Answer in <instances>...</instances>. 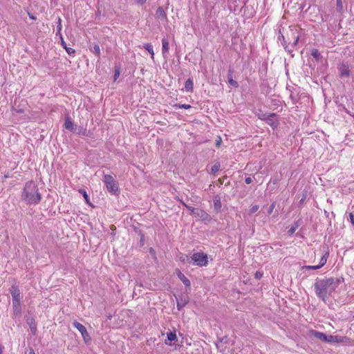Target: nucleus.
I'll return each mask as SVG.
<instances>
[{
  "label": "nucleus",
  "mask_w": 354,
  "mask_h": 354,
  "mask_svg": "<svg viewBox=\"0 0 354 354\" xmlns=\"http://www.w3.org/2000/svg\"><path fill=\"white\" fill-rule=\"evenodd\" d=\"M143 47L151 54V58L154 57V52L153 49V46L151 44H145Z\"/></svg>",
  "instance_id": "412c9836"
},
{
  "label": "nucleus",
  "mask_w": 354,
  "mask_h": 354,
  "mask_svg": "<svg viewBox=\"0 0 354 354\" xmlns=\"http://www.w3.org/2000/svg\"><path fill=\"white\" fill-rule=\"evenodd\" d=\"M15 311L20 312V306L19 307H14Z\"/></svg>",
  "instance_id": "09e8293b"
},
{
  "label": "nucleus",
  "mask_w": 354,
  "mask_h": 354,
  "mask_svg": "<svg viewBox=\"0 0 354 354\" xmlns=\"http://www.w3.org/2000/svg\"><path fill=\"white\" fill-rule=\"evenodd\" d=\"M10 294L12 297L13 307H19L20 306V290L17 286H12L10 290Z\"/></svg>",
  "instance_id": "423d86ee"
},
{
  "label": "nucleus",
  "mask_w": 354,
  "mask_h": 354,
  "mask_svg": "<svg viewBox=\"0 0 354 354\" xmlns=\"http://www.w3.org/2000/svg\"><path fill=\"white\" fill-rule=\"evenodd\" d=\"M349 220L351 224L354 226V215L352 212L349 213Z\"/></svg>",
  "instance_id": "58836bf2"
},
{
  "label": "nucleus",
  "mask_w": 354,
  "mask_h": 354,
  "mask_svg": "<svg viewBox=\"0 0 354 354\" xmlns=\"http://www.w3.org/2000/svg\"><path fill=\"white\" fill-rule=\"evenodd\" d=\"M261 277H262V273H261L260 272H257L255 273L256 279H260Z\"/></svg>",
  "instance_id": "37998d69"
},
{
  "label": "nucleus",
  "mask_w": 354,
  "mask_h": 354,
  "mask_svg": "<svg viewBox=\"0 0 354 354\" xmlns=\"http://www.w3.org/2000/svg\"><path fill=\"white\" fill-rule=\"evenodd\" d=\"M192 213L196 215L199 219L205 221H210L212 218L205 210L196 208L192 209Z\"/></svg>",
  "instance_id": "1a4fd4ad"
},
{
  "label": "nucleus",
  "mask_w": 354,
  "mask_h": 354,
  "mask_svg": "<svg viewBox=\"0 0 354 354\" xmlns=\"http://www.w3.org/2000/svg\"><path fill=\"white\" fill-rule=\"evenodd\" d=\"M323 252H324V254L322 256L320 261H319V263L318 265V266H319V268H321L322 266H324L326 263L327 259H328V257L329 254L328 251L326 250H324Z\"/></svg>",
  "instance_id": "4468645a"
},
{
  "label": "nucleus",
  "mask_w": 354,
  "mask_h": 354,
  "mask_svg": "<svg viewBox=\"0 0 354 354\" xmlns=\"http://www.w3.org/2000/svg\"><path fill=\"white\" fill-rule=\"evenodd\" d=\"M65 128L68 130L73 131V123L70 119V118H66L64 123Z\"/></svg>",
  "instance_id": "6ab92c4d"
},
{
  "label": "nucleus",
  "mask_w": 354,
  "mask_h": 354,
  "mask_svg": "<svg viewBox=\"0 0 354 354\" xmlns=\"http://www.w3.org/2000/svg\"><path fill=\"white\" fill-rule=\"evenodd\" d=\"M221 143H222L221 138L220 136H217V138L216 139V142H215L216 147L218 148L220 147Z\"/></svg>",
  "instance_id": "c9c22d12"
},
{
  "label": "nucleus",
  "mask_w": 354,
  "mask_h": 354,
  "mask_svg": "<svg viewBox=\"0 0 354 354\" xmlns=\"http://www.w3.org/2000/svg\"><path fill=\"white\" fill-rule=\"evenodd\" d=\"M259 205H253L251 207V209H250V214L255 213L259 209Z\"/></svg>",
  "instance_id": "e433bc0d"
},
{
  "label": "nucleus",
  "mask_w": 354,
  "mask_h": 354,
  "mask_svg": "<svg viewBox=\"0 0 354 354\" xmlns=\"http://www.w3.org/2000/svg\"><path fill=\"white\" fill-rule=\"evenodd\" d=\"M41 199V195L37 184L32 180L27 182L21 194V200L27 205H37Z\"/></svg>",
  "instance_id": "f03ea898"
},
{
  "label": "nucleus",
  "mask_w": 354,
  "mask_h": 354,
  "mask_svg": "<svg viewBox=\"0 0 354 354\" xmlns=\"http://www.w3.org/2000/svg\"><path fill=\"white\" fill-rule=\"evenodd\" d=\"M342 282L339 278L317 279L314 284L315 294L324 302H326L331 294Z\"/></svg>",
  "instance_id": "f257e3e1"
},
{
  "label": "nucleus",
  "mask_w": 354,
  "mask_h": 354,
  "mask_svg": "<svg viewBox=\"0 0 354 354\" xmlns=\"http://www.w3.org/2000/svg\"><path fill=\"white\" fill-rule=\"evenodd\" d=\"M275 207V203H273L270 205V207H269V209H268V214H270L272 211H273V209Z\"/></svg>",
  "instance_id": "ea45409f"
},
{
  "label": "nucleus",
  "mask_w": 354,
  "mask_h": 354,
  "mask_svg": "<svg viewBox=\"0 0 354 354\" xmlns=\"http://www.w3.org/2000/svg\"><path fill=\"white\" fill-rule=\"evenodd\" d=\"M73 325L75 328H76L80 331V333H81V335L82 336V338L84 339V340L86 342L91 340V337L88 335V333L87 332V330L84 325H82V324H80V322H78L77 321H74L73 322Z\"/></svg>",
  "instance_id": "0eeeda50"
},
{
  "label": "nucleus",
  "mask_w": 354,
  "mask_h": 354,
  "mask_svg": "<svg viewBox=\"0 0 354 354\" xmlns=\"http://www.w3.org/2000/svg\"><path fill=\"white\" fill-rule=\"evenodd\" d=\"M28 354H35V351L33 349H31L30 351H29V353Z\"/></svg>",
  "instance_id": "8fccbe9b"
},
{
  "label": "nucleus",
  "mask_w": 354,
  "mask_h": 354,
  "mask_svg": "<svg viewBox=\"0 0 354 354\" xmlns=\"http://www.w3.org/2000/svg\"><path fill=\"white\" fill-rule=\"evenodd\" d=\"M147 0H136V1L138 3L143 4L146 2Z\"/></svg>",
  "instance_id": "c03bdc74"
},
{
  "label": "nucleus",
  "mask_w": 354,
  "mask_h": 354,
  "mask_svg": "<svg viewBox=\"0 0 354 354\" xmlns=\"http://www.w3.org/2000/svg\"><path fill=\"white\" fill-rule=\"evenodd\" d=\"M167 339L169 341V342H173L176 339V333L175 332H169V333H167Z\"/></svg>",
  "instance_id": "bb28decb"
},
{
  "label": "nucleus",
  "mask_w": 354,
  "mask_h": 354,
  "mask_svg": "<svg viewBox=\"0 0 354 354\" xmlns=\"http://www.w3.org/2000/svg\"><path fill=\"white\" fill-rule=\"evenodd\" d=\"M220 167H221V165L219 162H216L215 163L212 167V169H211V171L212 174H216L217 173L219 169H220Z\"/></svg>",
  "instance_id": "cd10ccee"
},
{
  "label": "nucleus",
  "mask_w": 354,
  "mask_h": 354,
  "mask_svg": "<svg viewBox=\"0 0 354 354\" xmlns=\"http://www.w3.org/2000/svg\"><path fill=\"white\" fill-rule=\"evenodd\" d=\"M221 207H222V205H221V201L220 196H214V209L217 212H218L219 211H221Z\"/></svg>",
  "instance_id": "2eb2a0df"
},
{
  "label": "nucleus",
  "mask_w": 354,
  "mask_h": 354,
  "mask_svg": "<svg viewBox=\"0 0 354 354\" xmlns=\"http://www.w3.org/2000/svg\"><path fill=\"white\" fill-rule=\"evenodd\" d=\"M79 192H80V194H82L83 195V196L85 198L86 201L87 203H88V196L86 194V192L84 189H80Z\"/></svg>",
  "instance_id": "72a5a7b5"
},
{
  "label": "nucleus",
  "mask_w": 354,
  "mask_h": 354,
  "mask_svg": "<svg viewBox=\"0 0 354 354\" xmlns=\"http://www.w3.org/2000/svg\"><path fill=\"white\" fill-rule=\"evenodd\" d=\"M228 82L230 85L234 86V87H238L239 84H238V82L236 81H234L233 79H232V73H229L228 74Z\"/></svg>",
  "instance_id": "a878e982"
},
{
  "label": "nucleus",
  "mask_w": 354,
  "mask_h": 354,
  "mask_svg": "<svg viewBox=\"0 0 354 354\" xmlns=\"http://www.w3.org/2000/svg\"><path fill=\"white\" fill-rule=\"evenodd\" d=\"M162 54L163 56L165 57V54H167L169 51V41L166 38H163L162 39Z\"/></svg>",
  "instance_id": "dca6fc26"
},
{
  "label": "nucleus",
  "mask_w": 354,
  "mask_h": 354,
  "mask_svg": "<svg viewBox=\"0 0 354 354\" xmlns=\"http://www.w3.org/2000/svg\"><path fill=\"white\" fill-rule=\"evenodd\" d=\"M337 1V8L336 10L338 12H342L343 10V3L342 0H336Z\"/></svg>",
  "instance_id": "c85d7f7f"
},
{
  "label": "nucleus",
  "mask_w": 354,
  "mask_h": 354,
  "mask_svg": "<svg viewBox=\"0 0 354 354\" xmlns=\"http://www.w3.org/2000/svg\"><path fill=\"white\" fill-rule=\"evenodd\" d=\"M267 115H268L267 113H263L261 115H259V118H266Z\"/></svg>",
  "instance_id": "49530a36"
},
{
  "label": "nucleus",
  "mask_w": 354,
  "mask_h": 354,
  "mask_svg": "<svg viewBox=\"0 0 354 354\" xmlns=\"http://www.w3.org/2000/svg\"><path fill=\"white\" fill-rule=\"evenodd\" d=\"M311 55L317 62L321 61L322 56L321 53L319 52V50L316 48H313L311 50Z\"/></svg>",
  "instance_id": "f3484780"
},
{
  "label": "nucleus",
  "mask_w": 354,
  "mask_h": 354,
  "mask_svg": "<svg viewBox=\"0 0 354 354\" xmlns=\"http://www.w3.org/2000/svg\"><path fill=\"white\" fill-rule=\"evenodd\" d=\"M245 182L246 184H250L252 182V179L251 177H247L245 179Z\"/></svg>",
  "instance_id": "79ce46f5"
},
{
  "label": "nucleus",
  "mask_w": 354,
  "mask_h": 354,
  "mask_svg": "<svg viewBox=\"0 0 354 354\" xmlns=\"http://www.w3.org/2000/svg\"><path fill=\"white\" fill-rule=\"evenodd\" d=\"M180 108L185 109H189L191 108V106L189 104H182L180 106Z\"/></svg>",
  "instance_id": "a19ab883"
},
{
  "label": "nucleus",
  "mask_w": 354,
  "mask_h": 354,
  "mask_svg": "<svg viewBox=\"0 0 354 354\" xmlns=\"http://www.w3.org/2000/svg\"><path fill=\"white\" fill-rule=\"evenodd\" d=\"M60 40H61V45L64 47V48L66 50V51L67 52V53L68 55H71L75 54V50L72 48L68 47V45H66V43L64 40V38L62 36H61Z\"/></svg>",
  "instance_id": "ddd939ff"
},
{
  "label": "nucleus",
  "mask_w": 354,
  "mask_h": 354,
  "mask_svg": "<svg viewBox=\"0 0 354 354\" xmlns=\"http://www.w3.org/2000/svg\"><path fill=\"white\" fill-rule=\"evenodd\" d=\"M277 118L276 113H270L268 114L266 118H260V119L265 120L268 125L274 129L279 125V121Z\"/></svg>",
  "instance_id": "6e6552de"
},
{
  "label": "nucleus",
  "mask_w": 354,
  "mask_h": 354,
  "mask_svg": "<svg viewBox=\"0 0 354 354\" xmlns=\"http://www.w3.org/2000/svg\"><path fill=\"white\" fill-rule=\"evenodd\" d=\"M185 87L186 91H192L193 90V82L191 79H188L185 82Z\"/></svg>",
  "instance_id": "393cba45"
},
{
  "label": "nucleus",
  "mask_w": 354,
  "mask_h": 354,
  "mask_svg": "<svg viewBox=\"0 0 354 354\" xmlns=\"http://www.w3.org/2000/svg\"><path fill=\"white\" fill-rule=\"evenodd\" d=\"M298 227V224L297 223H295L294 225H292L289 230H288V234H292L295 233V232L296 231V230L297 229Z\"/></svg>",
  "instance_id": "2f4dec72"
},
{
  "label": "nucleus",
  "mask_w": 354,
  "mask_h": 354,
  "mask_svg": "<svg viewBox=\"0 0 354 354\" xmlns=\"http://www.w3.org/2000/svg\"><path fill=\"white\" fill-rule=\"evenodd\" d=\"M27 324H28L31 333L33 335H35L37 333V324L35 320L33 317H28L26 320Z\"/></svg>",
  "instance_id": "9b49d317"
},
{
  "label": "nucleus",
  "mask_w": 354,
  "mask_h": 354,
  "mask_svg": "<svg viewBox=\"0 0 354 354\" xmlns=\"http://www.w3.org/2000/svg\"><path fill=\"white\" fill-rule=\"evenodd\" d=\"M312 335L324 342L328 343H348L349 339L347 337L339 336V335H328L324 333H322L317 330H312Z\"/></svg>",
  "instance_id": "7ed1b4c3"
},
{
  "label": "nucleus",
  "mask_w": 354,
  "mask_h": 354,
  "mask_svg": "<svg viewBox=\"0 0 354 354\" xmlns=\"http://www.w3.org/2000/svg\"><path fill=\"white\" fill-rule=\"evenodd\" d=\"M120 68H117L115 69V71H114V81H115L120 76Z\"/></svg>",
  "instance_id": "f704fd0d"
},
{
  "label": "nucleus",
  "mask_w": 354,
  "mask_h": 354,
  "mask_svg": "<svg viewBox=\"0 0 354 354\" xmlns=\"http://www.w3.org/2000/svg\"><path fill=\"white\" fill-rule=\"evenodd\" d=\"M176 274L186 287H189L191 286L190 281L185 276L183 273L180 272V270H176Z\"/></svg>",
  "instance_id": "f8f14e48"
},
{
  "label": "nucleus",
  "mask_w": 354,
  "mask_h": 354,
  "mask_svg": "<svg viewBox=\"0 0 354 354\" xmlns=\"http://www.w3.org/2000/svg\"><path fill=\"white\" fill-rule=\"evenodd\" d=\"M107 190L112 194L116 195L118 193L119 188L116 180L111 175L106 174L103 180Z\"/></svg>",
  "instance_id": "20e7f679"
},
{
  "label": "nucleus",
  "mask_w": 354,
  "mask_h": 354,
  "mask_svg": "<svg viewBox=\"0 0 354 354\" xmlns=\"http://www.w3.org/2000/svg\"><path fill=\"white\" fill-rule=\"evenodd\" d=\"M183 205L189 209L192 212V209L193 208L192 207H190V206H188L187 205H185V203H183Z\"/></svg>",
  "instance_id": "de8ad7c7"
},
{
  "label": "nucleus",
  "mask_w": 354,
  "mask_h": 354,
  "mask_svg": "<svg viewBox=\"0 0 354 354\" xmlns=\"http://www.w3.org/2000/svg\"><path fill=\"white\" fill-rule=\"evenodd\" d=\"M339 76L341 77H348L350 76V69L347 64H342L339 66Z\"/></svg>",
  "instance_id": "9d476101"
},
{
  "label": "nucleus",
  "mask_w": 354,
  "mask_h": 354,
  "mask_svg": "<svg viewBox=\"0 0 354 354\" xmlns=\"http://www.w3.org/2000/svg\"><path fill=\"white\" fill-rule=\"evenodd\" d=\"M293 41L292 43V47L295 46L297 44L298 40H299V35H296L294 32H292Z\"/></svg>",
  "instance_id": "c756f323"
},
{
  "label": "nucleus",
  "mask_w": 354,
  "mask_h": 354,
  "mask_svg": "<svg viewBox=\"0 0 354 354\" xmlns=\"http://www.w3.org/2000/svg\"><path fill=\"white\" fill-rule=\"evenodd\" d=\"M191 260L194 262V265L198 266H206L208 263L207 254L203 252H196L191 257Z\"/></svg>",
  "instance_id": "39448f33"
},
{
  "label": "nucleus",
  "mask_w": 354,
  "mask_h": 354,
  "mask_svg": "<svg viewBox=\"0 0 354 354\" xmlns=\"http://www.w3.org/2000/svg\"><path fill=\"white\" fill-rule=\"evenodd\" d=\"M0 354H1V350L0 349Z\"/></svg>",
  "instance_id": "3c124183"
},
{
  "label": "nucleus",
  "mask_w": 354,
  "mask_h": 354,
  "mask_svg": "<svg viewBox=\"0 0 354 354\" xmlns=\"http://www.w3.org/2000/svg\"><path fill=\"white\" fill-rule=\"evenodd\" d=\"M188 302L187 299H180V300H177V308L178 310L183 308Z\"/></svg>",
  "instance_id": "4be33fe9"
},
{
  "label": "nucleus",
  "mask_w": 354,
  "mask_h": 354,
  "mask_svg": "<svg viewBox=\"0 0 354 354\" xmlns=\"http://www.w3.org/2000/svg\"><path fill=\"white\" fill-rule=\"evenodd\" d=\"M319 269V266H304L302 267V270H317Z\"/></svg>",
  "instance_id": "7c9ffc66"
},
{
  "label": "nucleus",
  "mask_w": 354,
  "mask_h": 354,
  "mask_svg": "<svg viewBox=\"0 0 354 354\" xmlns=\"http://www.w3.org/2000/svg\"><path fill=\"white\" fill-rule=\"evenodd\" d=\"M180 260L183 262H188V263H190L189 261V258L187 255L186 254H181V256L180 257Z\"/></svg>",
  "instance_id": "473e14b6"
},
{
  "label": "nucleus",
  "mask_w": 354,
  "mask_h": 354,
  "mask_svg": "<svg viewBox=\"0 0 354 354\" xmlns=\"http://www.w3.org/2000/svg\"><path fill=\"white\" fill-rule=\"evenodd\" d=\"M28 16L31 19H33V20L36 19V17L34 15H32V14H30V12H28Z\"/></svg>",
  "instance_id": "a18cd8bd"
},
{
  "label": "nucleus",
  "mask_w": 354,
  "mask_h": 354,
  "mask_svg": "<svg viewBox=\"0 0 354 354\" xmlns=\"http://www.w3.org/2000/svg\"><path fill=\"white\" fill-rule=\"evenodd\" d=\"M91 51L95 54L96 56L100 57V48L97 44H95L93 48L91 49Z\"/></svg>",
  "instance_id": "aec40b11"
},
{
  "label": "nucleus",
  "mask_w": 354,
  "mask_h": 354,
  "mask_svg": "<svg viewBox=\"0 0 354 354\" xmlns=\"http://www.w3.org/2000/svg\"><path fill=\"white\" fill-rule=\"evenodd\" d=\"M279 39L281 40V44H283V46H284V48L289 53L292 52V48H289V46H287L286 44V41L285 40V37L283 35H281V36H279Z\"/></svg>",
  "instance_id": "b1692460"
},
{
  "label": "nucleus",
  "mask_w": 354,
  "mask_h": 354,
  "mask_svg": "<svg viewBox=\"0 0 354 354\" xmlns=\"http://www.w3.org/2000/svg\"><path fill=\"white\" fill-rule=\"evenodd\" d=\"M78 133L79 134H82L83 136H87V134H86V129L81 127V128H80Z\"/></svg>",
  "instance_id": "4c0bfd02"
},
{
  "label": "nucleus",
  "mask_w": 354,
  "mask_h": 354,
  "mask_svg": "<svg viewBox=\"0 0 354 354\" xmlns=\"http://www.w3.org/2000/svg\"><path fill=\"white\" fill-rule=\"evenodd\" d=\"M62 28V19L60 17H58L57 18L56 35H59L60 38H61V36H62V34H61Z\"/></svg>",
  "instance_id": "5701e85b"
},
{
  "label": "nucleus",
  "mask_w": 354,
  "mask_h": 354,
  "mask_svg": "<svg viewBox=\"0 0 354 354\" xmlns=\"http://www.w3.org/2000/svg\"><path fill=\"white\" fill-rule=\"evenodd\" d=\"M156 16L158 18H165L166 17V13L162 8V7H158L156 12Z\"/></svg>",
  "instance_id": "a211bd4d"
}]
</instances>
